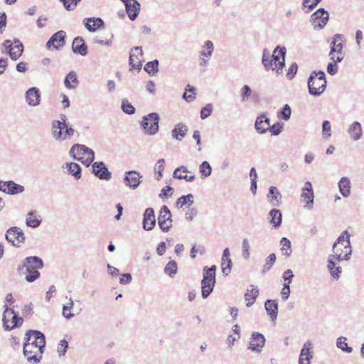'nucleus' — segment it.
Wrapping results in <instances>:
<instances>
[{
  "label": "nucleus",
  "instance_id": "obj_18",
  "mask_svg": "<svg viewBox=\"0 0 364 364\" xmlns=\"http://www.w3.org/2000/svg\"><path fill=\"white\" fill-rule=\"evenodd\" d=\"M301 199L302 201L306 203L304 208L311 210L313 208L314 194L310 181H306L304 184V187L302 188Z\"/></svg>",
  "mask_w": 364,
  "mask_h": 364
},
{
  "label": "nucleus",
  "instance_id": "obj_54",
  "mask_svg": "<svg viewBox=\"0 0 364 364\" xmlns=\"http://www.w3.org/2000/svg\"><path fill=\"white\" fill-rule=\"evenodd\" d=\"M327 268L331 275V277L336 279L338 280L341 275L342 273V268L340 266L334 265L333 267H330L329 262L327 264Z\"/></svg>",
  "mask_w": 364,
  "mask_h": 364
},
{
  "label": "nucleus",
  "instance_id": "obj_14",
  "mask_svg": "<svg viewBox=\"0 0 364 364\" xmlns=\"http://www.w3.org/2000/svg\"><path fill=\"white\" fill-rule=\"evenodd\" d=\"M285 55L286 48L284 47L277 46L273 51L272 55L273 65L272 70H277V73H279V70H282L285 65Z\"/></svg>",
  "mask_w": 364,
  "mask_h": 364
},
{
  "label": "nucleus",
  "instance_id": "obj_31",
  "mask_svg": "<svg viewBox=\"0 0 364 364\" xmlns=\"http://www.w3.org/2000/svg\"><path fill=\"white\" fill-rule=\"evenodd\" d=\"M264 307L267 314L272 321L277 319L278 315V302L277 300L268 299L265 301Z\"/></svg>",
  "mask_w": 364,
  "mask_h": 364
},
{
  "label": "nucleus",
  "instance_id": "obj_40",
  "mask_svg": "<svg viewBox=\"0 0 364 364\" xmlns=\"http://www.w3.org/2000/svg\"><path fill=\"white\" fill-rule=\"evenodd\" d=\"M282 213L278 209H272L269 213V220L271 224H273L275 228H278L282 223Z\"/></svg>",
  "mask_w": 364,
  "mask_h": 364
},
{
  "label": "nucleus",
  "instance_id": "obj_9",
  "mask_svg": "<svg viewBox=\"0 0 364 364\" xmlns=\"http://www.w3.org/2000/svg\"><path fill=\"white\" fill-rule=\"evenodd\" d=\"M25 343L36 346L38 349L44 350L46 346V337L43 333L36 330H28L25 335Z\"/></svg>",
  "mask_w": 364,
  "mask_h": 364
},
{
  "label": "nucleus",
  "instance_id": "obj_3",
  "mask_svg": "<svg viewBox=\"0 0 364 364\" xmlns=\"http://www.w3.org/2000/svg\"><path fill=\"white\" fill-rule=\"evenodd\" d=\"M216 266L213 265L210 267H204L203 277L201 281L202 297L206 299L213 291L215 287Z\"/></svg>",
  "mask_w": 364,
  "mask_h": 364
},
{
  "label": "nucleus",
  "instance_id": "obj_4",
  "mask_svg": "<svg viewBox=\"0 0 364 364\" xmlns=\"http://www.w3.org/2000/svg\"><path fill=\"white\" fill-rule=\"evenodd\" d=\"M1 51L8 54L11 60H17L23 52V45L18 38L5 40L1 45Z\"/></svg>",
  "mask_w": 364,
  "mask_h": 364
},
{
  "label": "nucleus",
  "instance_id": "obj_44",
  "mask_svg": "<svg viewBox=\"0 0 364 364\" xmlns=\"http://www.w3.org/2000/svg\"><path fill=\"white\" fill-rule=\"evenodd\" d=\"M66 167L68 168L69 173L73 175L75 179L78 180L81 178V167L78 164L75 162L67 163Z\"/></svg>",
  "mask_w": 364,
  "mask_h": 364
},
{
  "label": "nucleus",
  "instance_id": "obj_20",
  "mask_svg": "<svg viewBox=\"0 0 364 364\" xmlns=\"http://www.w3.org/2000/svg\"><path fill=\"white\" fill-rule=\"evenodd\" d=\"M70 154L74 159L82 161L87 154H92V156L93 150L85 145L75 144L71 147Z\"/></svg>",
  "mask_w": 364,
  "mask_h": 364
},
{
  "label": "nucleus",
  "instance_id": "obj_12",
  "mask_svg": "<svg viewBox=\"0 0 364 364\" xmlns=\"http://www.w3.org/2000/svg\"><path fill=\"white\" fill-rule=\"evenodd\" d=\"M23 353L27 360L30 363L37 364L42 359L43 350L33 346L29 343H24Z\"/></svg>",
  "mask_w": 364,
  "mask_h": 364
},
{
  "label": "nucleus",
  "instance_id": "obj_36",
  "mask_svg": "<svg viewBox=\"0 0 364 364\" xmlns=\"http://www.w3.org/2000/svg\"><path fill=\"white\" fill-rule=\"evenodd\" d=\"M338 188L341 194L348 198L350 194V181L347 177H342L338 182Z\"/></svg>",
  "mask_w": 364,
  "mask_h": 364
},
{
  "label": "nucleus",
  "instance_id": "obj_39",
  "mask_svg": "<svg viewBox=\"0 0 364 364\" xmlns=\"http://www.w3.org/2000/svg\"><path fill=\"white\" fill-rule=\"evenodd\" d=\"M180 171H182L183 173H191L190 171L188 170L187 167L185 166H181L175 169L173 173V176L175 178L178 179H184L188 182H192L195 179V175H185V176H181V173H179Z\"/></svg>",
  "mask_w": 364,
  "mask_h": 364
},
{
  "label": "nucleus",
  "instance_id": "obj_6",
  "mask_svg": "<svg viewBox=\"0 0 364 364\" xmlns=\"http://www.w3.org/2000/svg\"><path fill=\"white\" fill-rule=\"evenodd\" d=\"M159 115L156 112H151L142 117L141 127L145 134L154 135L159 132Z\"/></svg>",
  "mask_w": 364,
  "mask_h": 364
},
{
  "label": "nucleus",
  "instance_id": "obj_46",
  "mask_svg": "<svg viewBox=\"0 0 364 364\" xmlns=\"http://www.w3.org/2000/svg\"><path fill=\"white\" fill-rule=\"evenodd\" d=\"M346 341L347 338L345 336L338 337L336 339V347L345 353H351L353 351V348L348 346Z\"/></svg>",
  "mask_w": 364,
  "mask_h": 364
},
{
  "label": "nucleus",
  "instance_id": "obj_59",
  "mask_svg": "<svg viewBox=\"0 0 364 364\" xmlns=\"http://www.w3.org/2000/svg\"><path fill=\"white\" fill-rule=\"evenodd\" d=\"M213 112V105L209 103L203 107L200 110V118L205 119L211 115Z\"/></svg>",
  "mask_w": 364,
  "mask_h": 364
},
{
  "label": "nucleus",
  "instance_id": "obj_32",
  "mask_svg": "<svg viewBox=\"0 0 364 364\" xmlns=\"http://www.w3.org/2000/svg\"><path fill=\"white\" fill-rule=\"evenodd\" d=\"M251 289H247L245 294V299L247 301L246 306L250 307L255 303L256 299L259 296V289L257 286L251 285Z\"/></svg>",
  "mask_w": 364,
  "mask_h": 364
},
{
  "label": "nucleus",
  "instance_id": "obj_50",
  "mask_svg": "<svg viewBox=\"0 0 364 364\" xmlns=\"http://www.w3.org/2000/svg\"><path fill=\"white\" fill-rule=\"evenodd\" d=\"M199 171L201 174V176L203 178H207L210 176L212 173V167L209 162L204 161L199 166Z\"/></svg>",
  "mask_w": 364,
  "mask_h": 364
},
{
  "label": "nucleus",
  "instance_id": "obj_38",
  "mask_svg": "<svg viewBox=\"0 0 364 364\" xmlns=\"http://www.w3.org/2000/svg\"><path fill=\"white\" fill-rule=\"evenodd\" d=\"M6 188L5 193L9 195H16L21 193L24 191V187L21 185L16 183L13 181H6Z\"/></svg>",
  "mask_w": 364,
  "mask_h": 364
},
{
  "label": "nucleus",
  "instance_id": "obj_8",
  "mask_svg": "<svg viewBox=\"0 0 364 364\" xmlns=\"http://www.w3.org/2000/svg\"><path fill=\"white\" fill-rule=\"evenodd\" d=\"M328 19V12L320 8L311 14L310 21L315 30H321L325 27Z\"/></svg>",
  "mask_w": 364,
  "mask_h": 364
},
{
  "label": "nucleus",
  "instance_id": "obj_15",
  "mask_svg": "<svg viewBox=\"0 0 364 364\" xmlns=\"http://www.w3.org/2000/svg\"><path fill=\"white\" fill-rule=\"evenodd\" d=\"M66 33L64 31L60 30L55 33L48 41L46 47L50 50L52 48L59 50L63 47L65 43Z\"/></svg>",
  "mask_w": 364,
  "mask_h": 364
},
{
  "label": "nucleus",
  "instance_id": "obj_25",
  "mask_svg": "<svg viewBox=\"0 0 364 364\" xmlns=\"http://www.w3.org/2000/svg\"><path fill=\"white\" fill-rule=\"evenodd\" d=\"M255 129L259 134H264L270 128V119L264 112L258 116L255 124Z\"/></svg>",
  "mask_w": 364,
  "mask_h": 364
},
{
  "label": "nucleus",
  "instance_id": "obj_29",
  "mask_svg": "<svg viewBox=\"0 0 364 364\" xmlns=\"http://www.w3.org/2000/svg\"><path fill=\"white\" fill-rule=\"evenodd\" d=\"M41 93L39 90L33 87L29 88L26 92V100L30 106L36 107L40 103Z\"/></svg>",
  "mask_w": 364,
  "mask_h": 364
},
{
  "label": "nucleus",
  "instance_id": "obj_62",
  "mask_svg": "<svg viewBox=\"0 0 364 364\" xmlns=\"http://www.w3.org/2000/svg\"><path fill=\"white\" fill-rule=\"evenodd\" d=\"M283 129V124L280 122H277L272 126H270V128L269 129V132H271L272 135L277 136L279 135Z\"/></svg>",
  "mask_w": 364,
  "mask_h": 364
},
{
  "label": "nucleus",
  "instance_id": "obj_58",
  "mask_svg": "<svg viewBox=\"0 0 364 364\" xmlns=\"http://www.w3.org/2000/svg\"><path fill=\"white\" fill-rule=\"evenodd\" d=\"M67 11L74 10L81 0H60Z\"/></svg>",
  "mask_w": 364,
  "mask_h": 364
},
{
  "label": "nucleus",
  "instance_id": "obj_1",
  "mask_svg": "<svg viewBox=\"0 0 364 364\" xmlns=\"http://www.w3.org/2000/svg\"><path fill=\"white\" fill-rule=\"evenodd\" d=\"M43 267V262L41 258L37 256L27 257L23 261L21 266L18 267V270L21 271L26 268L28 274L26 277L28 282H33L40 277V273L38 271Z\"/></svg>",
  "mask_w": 364,
  "mask_h": 364
},
{
  "label": "nucleus",
  "instance_id": "obj_26",
  "mask_svg": "<svg viewBox=\"0 0 364 364\" xmlns=\"http://www.w3.org/2000/svg\"><path fill=\"white\" fill-rule=\"evenodd\" d=\"M156 225V218L154 210L152 208H148L145 210L143 215V228L145 230L150 231Z\"/></svg>",
  "mask_w": 364,
  "mask_h": 364
},
{
  "label": "nucleus",
  "instance_id": "obj_27",
  "mask_svg": "<svg viewBox=\"0 0 364 364\" xmlns=\"http://www.w3.org/2000/svg\"><path fill=\"white\" fill-rule=\"evenodd\" d=\"M83 24L90 32H95L105 27V23L101 18H86L83 20Z\"/></svg>",
  "mask_w": 364,
  "mask_h": 364
},
{
  "label": "nucleus",
  "instance_id": "obj_23",
  "mask_svg": "<svg viewBox=\"0 0 364 364\" xmlns=\"http://www.w3.org/2000/svg\"><path fill=\"white\" fill-rule=\"evenodd\" d=\"M313 344L311 341L305 342L301 350L299 363L310 364L311 360L313 358Z\"/></svg>",
  "mask_w": 364,
  "mask_h": 364
},
{
  "label": "nucleus",
  "instance_id": "obj_60",
  "mask_svg": "<svg viewBox=\"0 0 364 364\" xmlns=\"http://www.w3.org/2000/svg\"><path fill=\"white\" fill-rule=\"evenodd\" d=\"M331 127L329 121L325 120L322 124V133L324 138H328L331 135Z\"/></svg>",
  "mask_w": 364,
  "mask_h": 364
},
{
  "label": "nucleus",
  "instance_id": "obj_11",
  "mask_svg": "<svg viewBox=\"0 0 364 364\" xmlns=\"http://www.w3.org/2000/svg\"><path fill=\"white\" fill-rule=\"evenodd\" d=\"M171 217L172 215L168 208L166 205H163L158 217V224L164 232L170 230L173 222Z\"/></svg>",
  "mask_w": 364,
  "mask_h": 364
},
{
  "label": "nucleus",
  "instance_id": "obj_24",
  "mask_svg": "<svg viewBox=\"0 0 364 364\" xmlns=\"http://www.w3.org/2000/svg\"><path fill=\"white\" fill-rule=\"evenodd\" d=\"M240 96L241 102H247L248 100H251V102L254 103H257L259 102V95L257 92H252L251 87L245 85L242 86L240 90Z\"/></svg>",
  "mask_w": 364,
  "mask_h": 364
},
{
  "label": "nucleus",
  "instance_id": "obj_28",
  "mask_svg": "<svg viewBox=\"0 0 364 364\" xmlns=\"http://www.w3.org/2000/svg\"><path fill=\"white\" fill-rule=\"evenodd\" d=\"M72 50L74 53L79 54L82 56H85L87 54V46L82 37L77 36L73 39Z\"/></svg>",
  "mask_w": 364,
  "mask_h": 364
},
{
  "label": "nucleus",
  "instance_id": "obj_42",
  "mask_svg": "<svg viewBox=\"0 0 364 364\" xmlns=\"http://www.w3.org/2000/svg\"><path fill=\"white\" fill-rule=\"evenodd\" d=\"M348 133L353 140H359L362 136V127L360 124L358 122H354L349 127Z\"/></svg>",
  "mask_w": 364,
  "mask_h": 364
},
{
  "label": "nucleus",
  "instance_id": "obj_55",
  "mask_svg": "<svg viewBox=\"0 0 364 364\" xmlns=\"http://www.w3.org/2000/svg\"><path fill=\"white\" fill-rule=\"evenodd\" d=\"M232 264V262L230 258H228L227 260H222L221 269L225 276H228L230 273Z\"/></svg>",
  "mask_w": 364,
  "mask_h": 364
},
{
  "label": "nucleus",
  "instance_id": "obj_47",
  "mask_svg": "<svg viewBox=\"0 0 364 364\" xmlns=\"http://www.w3.org/2000/svg\"><path fill=\"white\" fill-rule=\"evenodd\" d=\"M159 60H154L146 63L144 70L150 75H155L159 71Z\"/></svg>",
  "mask_w": 364,
  "mask_h": 364
},
{
  "label": "nucleus",
  "instance_id": "obj_56",
  "mask_svg": "<svg viewBox=\"0 0 364 364\" xmlns=\"http://www.w3.org/2000/svg\"><path fill=\"white\" fill-rule=\"evenodd\" d=\"M242 257L245 259H248L250 257V245L247 238L242 240Z\"/></svg>",
  "mask_w": 364,
  "mask_h": 364
},
{
  "label": "nucleus",
  "instance_id": "obj_49",
  "mask_svg": "<svg viewBox=\"0 0 364 364\" xmlns=\"http://www.w3.org/2000/svg\"><path fill=\"white\" fill-rule=\"evenodd\" d=\"M177 263L174 260L168 262L164 267V272L171 277H173L177 273Z\"/></svg>",
  "mask_w": 364,
  "mask_h": 364
},
{
  "label": "nucleus",
  "instance_id": "obj_34",
  "mask_svg": "<svg viewBox=\"0 0 364 364\" xmlns=\"http://www.w3.org/2000/svg\"><path fill=\"white\" fill-rule=\"evenodd\" d=\"M188 132V127L183 123L177 124L172 130V136L173 139L181 141Z\"/></svg>",
  "mask_w": 364,
  "mask_h": 364
},
{
  "label": "nucleus",
  "instance_id": "obj_52",
  "mask_svg": "<svg viewBox=\"0 0 364 364\" xmlns=\"http://www.w3.org/2000/svg\"><path fill=\"white\" fill-rule=\"evenodd\" d=\"M34 213H35L34 211H30L27 214V218H26V221L27 226L33 228L38 227L41 223V219L33 218Z\"/></svg>",
  "mask_w": 364,
  "mask_h": 364
},
{
  "label": "nucleus",
  "instance_id": "obj_2",
  "mask_svg": "<svg viewBox=\"0 0 364 364\" xmlns=\"http://www.w3.org/2000/svg\"><path fill=\"white\" fill-rule=\"evenodd\" d=\"M326 75L323 71L314 70L308 79L309 92L313 96L321 95L326 88Z\"/></svg>",
  "mask_w": 364,
  "mask_h": 364
},
{
  "label": "nucleus",
  "instance_id": "obj_63",
  "mask_svg": "<svg viewBox=\"0 0 364 364\" xmlns=\"http://www.w3.org/2000/svg\"><path fill=\"white\" fill-rule=\"evenodd\" d=\"M321 0H303L302 6L304 7H308L309 10H313Z\"/></svg>",
  "mask_w": 364,
  "mask_h": 364
},
{
  "label": "nucleus",
  "instance_id": "obj_21",
  "mask_svg": "<svg viewBox=\"0 0 364 364\" xmlns=\"http://www.w3.org/2000/svg\"><path fill=\"white\" fill-rule=\"evenodd\" d=\"M66 128L65 117L62 118V121L54 120L52 124L51 134L56 141H64V130Z\"/></svg>",
  "mask_w": 364,
  "mask_h": 364
},
{
  "label": "nucleus",
  "instance_id": "obj_22",
  "mask_svg": "<svg viewBox=\"0 0 364 364\" xmlns=\"http://www.w3.org/2000/svg\"><path fill=\"white\" fill-rule=\"evenodd\" d=\"M92 173L101 180L109 181L111 177V172L108 170L104 162L97 161L92 164Z\"/></svg>",
  "mask_w": 364,
  "mask_h": 364
},
{
  "label": "nucleus",
  "instance_id": "obj_53",
  "mask_svg": "<svg viewBox=\"0 0 364 364\" xmlns=\"http://www.w3.org/2000/svg\"><path fill=\"white\" fill-rule=\"evenodd\" d=\"M121 108L124 113L129 115L134 114L136 111L134 107L127 99L122 100Z\"/></svg>",
  "mask_w": 364,
  "mask_h": 364
},
{
  "label": "nucleus",
  "instance_id": "obj_51",
  "mask_svg": "<svg viewBox=\"0 0 364 364\" xmlns=\"http://www.w3.org/2000/svg\"><path fill=\"white\" fill-rule=\"evenodd\" d=\"M276 255L274 253H271L265 260V264H264L262 272L263 274L269 271L272 266L276 262Z\"/></svg>",
  "mask_w": 364,
  "mask_h": 364
},
{
  "label": "nucleus",
  "instance_id": "obj_5",
  "mask_svg": "<svg viewBox=\"0 0 364 364\" xmlns=\"http://www.w3.org/2000/svg\"><path fill=\"white\" fill-rule=\"evenodd\" d=\"M343 36L341 34H336L331 42V49L328 54L331 60L335 63H341L344 57L343 51Z\"/></svg>",
  "mask_w": 364,
  "mask_h": 364
},
{
  "label": "nucleus",
  "instance_id": "obj_48",
  "mask_svg": "<svg viewBox=\"0 0 364 364\" xmlns=\"http://www.w3.org/2000/svg\"><path fill=\"white\" fill-rule=\"evenodd\" d=\"M291 114V107L289 105L286 104L282 109L277 112V117L280 119L287 121L290 119Z\"/></svg>",
  "mask_w": 364,
  "mask_h": 364
},
{
  "label": "nucleus",
  "instance_id": "obj_57",
  "mask_svg": "<svg viewBox=\"0 0 364 364\" xmlns=\"http://www.w3.org/2000/svg\"><path fill=\"white\" fill-rule=\"evenodd\" d=\"M164 163L165 161L164 159H159L155 165L154 170L158 173V177H156V180L159 181L161 177H162L163 171L164 170Z\"/></svg>",
  "mask_w": 364,
  "mask_h": 364
},
{
  "label": "nucleus",
  "instance_id": "obj_41",
  "mask_svg": "<svg viewBox=\"0 0 364 364\" xmlns=\"http://www.w3.org/2000/svg\"><path fill=\"white\" fill-rule=\"evenodd\" d=\"M213 43L210 40H207L204 42V44L201 48V50L199 52V56L210 58L213 55Z\"/></svg>",
  "mask_w": 364,
  "mask_h": 364
},
{
  "label": "nucleus",
  "instance_id": "obj_61",
  "mask_svg": "<svg viewBox=\"0 0 364 364\" xmlns=\"http://www.w3.org/2000/svg\"><path fill=\"white\" fill-rule=\"evenodd\" d=\"M68 348V343L66 340L63 339L60 341L58 346V352L60 356L65 355Z\"/></svg>",
  "mask_w": 364,
  "mask_h": 364
},
{
  "label": "nucleus",
  "instance_id": "obj_35",
  "mask_svg": "<svg viewBox=\"0 0 364 364\" xmlns=\"http://www.w3.org/2000/svg\"><path fill=\"white\" fill-rule=\"evenodd\" d=\"M79 83L77 75L74 71H70L65 77L64 85L66 88L75 89Z\"/></svg>",
  "mask_w": 364,
  "mask_h": 364
},
{
  "label": "nucleus",
  "instance_id": "obj_13",
  "mask_svg": "<svg viewBox=\"0 0 364 364\" xmlns=\"http://www.w3.org/2000/svg\"><path fill=\"white\" fill-rule=\"evenodd\" d=\"M348 250V249L346 248V250H344V254H341L338 252L339 250H337L336 245H333V253L328 255L327 259V262H329L330 267L337 265L338 262L342 261H348L352 255V250H349V251Z\"/></svg>",
  "mask_w": 364,
  "mask_h": 364
},
{
  "label": "nucleus",
  "instance_id": "obj_64",
  "mask_svg": "<svg viewBox=\"0 0 364 364\" xmlns=\"http://www.w3.org/2000/svg\"><path fill=\"white\" fill-rule=\"evenodd\" d=\"M298 70V65L296 63H292L290 67L288 69V72L287 74V77L289 80H291L294 77Z\"/></svg>",
  "mask_w": 364,
  "mask_h": 364
},
{
  "label": "nucleus",
  "instance_id": "obj_45",
  "mask_svg": "<svg viewBox=\"0 0 364 364\" xmlns=\"http://www.w3.org/2000/svg\"><path fill=\"white\" fill-rule=\"evenodd\" d=\"M193 196L189 193L186 196H182L178 198L176 202V206L178 208H181L185 205H188L191 206L193 205Z\"/></svg>",
  "mask_w": 364,
  "mask_h": 364
},
{
  "label": "nucleus",
  "instance_id": "obj_7",
  "mask_svg": "<svg viewBox=\"0 0 364 364\" xmlns=\"http://www.w3.org/2000/svg\"><path fill=\"white\" fill-rule=\"evenodd\" d=\"M2 321L3 326L7 331L17 328L23 323V318L19 317L13 309L9 308L4 311Z\"/></svg>",
  "mask_w": 364,
  "mask_h": 364
},
{
  "label": "nucleus",
  "instance_id": "obj_37",
  "mask_svg": "<svg viewBox=\"0 0 364 364\" xmlns=\"http://www.w3.org/2000/svg\"><path fill=\"white\" fill-rule=\"evenodd\" d=\"M350 234L347 230L343 231L341 235L337 238L336 241L333 243V245H342L344 246V250H346L348 248V251L349 250H352L350 242Z\"/></svg>",
  "mask_w": 364,
  "mask_h": 364
},
{
  "label": "nucleus",
  "instance_id": "obj_43",
  "mask_svg": "<svg viewBox=\"0 0 364 364\" xmlns=\"http://www.w3.org/2000/svg\"><path fill=\"white\" fill-rule=\"evenodd\" d=\"M280 245L282 246V255L285 257H289L292 252L291 241L288 238L284 237L280 240Z\"/></svg>",
  "mask_w": 364,
  "mask_h": 364
},
{
  "label": "nucleus",
  "instance_id": "obj_33",
  "mask_svg": "<svg viewBox=\"0 0 364 364\" xmlns=\"http://www.w3.org/2000/svg\"><path fill=\"white\" fill-rule=\"evenodd\" d=\"M269 202L272 206H278L282 199V194L275 186H271L269 188V193L267 195Z\"/></svg>",
  "mask_w": 364,
  "mask_h": 364
},
{
  "label": "nucleus",
  "instance_id": "obj_16",
  "mask_svg": "<svg viewBox=\"0 0 364 364\" xmlns=\"http://www.w3.org/2000/svg\"><path fill=\"white\" fill-rule=\"evenodd\" d=\"M265 341L264 335L258 332H253L250 339L248 348L253 352L259 353L264 346Z\"/></svg>",
  "mask_w": 364,
  "mask_h": 364
},
{
  "label": "nucleus",
  "instance_id": "obj_17",
  "mask_svg": "<svg viewBox=\"0 0 364 364\" xmlns=\"http://www.w3.org/2000/svg\"><path fill=\"white\" fill-rule=\"evenodd\" d=\"M143 60V51L141 46L134 47L129 54V63L132 69H137L139 70L141 68V61Z\"/></svg>",
  "mask_w": 364,
  "mask_h": 364
},
{
  "label": "nucleus",
  "instance_id": "obj_10",
  "mask_svg": "<svg viewBox=\"0 0 364 364\" xmlns=\"http://www.w3.org/2000/svg\"><path fill=\"white\" fill-rule=\"evenodd\" d=\"M6 240L15 247H18L19 244L24 242L25 235L23 230L18 227H11L5 234Z\"/></svg>",
  "mask_w": 364,
  "mask_h": 364
},
{
  "label": "nucleus",
  "instance_id": "obj_30",
  "mask_svg": "<svg viewBox=\"0 0 364 364\" xmlns=\"http://www.w3.org/2000/svg\"><path fill=\"white\" fill-rule=\"evenodd\" d=\"M126 11L130 20L134 21L138 16L140 10V4L137 0H132L124 4Z\"/></svg>",
  "mask_w": 364,
  "mask_h": 364
},
{
  "label": "nucleus",
  "instance_id": "obj_19",
  "mask_svg": "<svg viewBox=\"0 0 364 364\" xmlns=\"http://www.w3.org/2000/svg\"><path fill=\"white\" fill-rule=\"evenodd\" d=\"M142 176L136 171H128L125 172L124 181L125 185L132 188L136 189L141 183Z\"/></svg>",
  "mask_w": 364,
  "mask_h": 364
}]
</instances>
